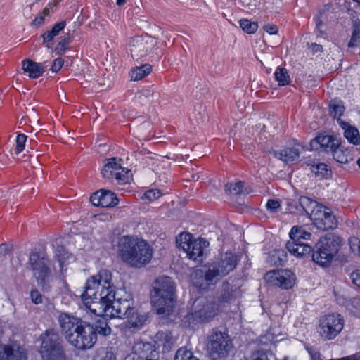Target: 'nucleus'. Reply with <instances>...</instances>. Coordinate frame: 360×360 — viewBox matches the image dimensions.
Listing matches in <instances>:
<instances>
[{
    "label": "nucleus",
    "mask_w": 360,
    "mask_h": 360,
    "mask_svg": "<svg viewBox=\"0 0 360 360\" xmlns=\"http://www.w3.org/2000/svg\"><path fill=\"white\" fill-rule=\"evenodd\" d=\"M238 264L237 256L231 252L223 253L207 269L196 270L192 277L193 285L201 290L215 285L223 277L234 270Z\"/></svg>",
    "instance_id": "1"
},
{
    "label": "nucleus",
    "mask_w": 360,
    "mask_h": 360,
    "mask_svg": "<svg viewBox=\"0 0 360 360\" xmlns=\"http://www.w3.org/2000/svg\"><path fill=\"white\" fill-rule=\"evenodd\" d=\"M118 252L121 259L131 267L141 268L153 257V248L143 240L124 236L119 239Z\"/></svg>",
    "instance_id": "2"
},
{
    "label": "nucleus",
    "mask_w": 360,
    "mask_h": 360,
    "mask_svg": "<svg viewBox=\"0 0 360 360\" xmlns=\"http://www.w3.org/2000/svg\"><path fill=\"white\" fill-rule=\"evenodd\" d=\"M175 284L169 276H159L154 283L151 303L157 314L169 315L176 303Z\"/></svg>",
    "instance_id": "3"
},
{
    "label": "nucleus",
    "mask_w": 360,
    "mask_h": 360,
    "mask_svg": "<svg viewBox=\"0 0 360 360\" xmlns=\"http://www.w3.org/2000/svg\"><path fill=\"white\" fill-rule=\"evenodd\" d=\"M85 296L94 297V299H108L112 300L115 295V286L112 282V273L102 269L91 276L86 283Z\"/></svg>",
    "instance_id": "4"
},
{
    "label": "nucleus",
    "mask_w": 360,
    "mask_h": 360,
    "mask_svg": "<svg viewBox=\"0 0 360 360\" xmlns=\"http://www.w3.org/2000/svg\"><path fill=\"white\" fill-rule=\"evenodd\" d=\"M85 296L94 297V299H108L112 300L115 295V286L112 282V273L102 269L91 276L86 283Z\"/></svg>",
    "instance_id": "5"
},
{
    "label": "nucleus",
    "mask_w": 360,
    "mask_h": 360,
    "mask_svg": "<svg viewBox=\"0 0 360 360\" xmlns=\"http://www.w3.org/2000/svg\"><path fill=\"white\" fill-rule=\"evenodd\" d=\"M340 245V237L335 234L328 233L320 238L312 250L313 261L321 266H329L338 252Z\"/></svg>",
    "instance_id": "6"
},
{
    "label": "nucleus",
    "mask_w": 360,
    "mask_h": 360,
    "mask_svg": "<svg viewBox=\"0 0 360 360\" xmlns=\"http://www.w3.org/2000/svg\"><path fill=\"white\" fill-rule=\"evenodd\" d=\"M39 352L43 360H66L61 340L53 330H46L42 335Z\"/></svg>",
    "instance_id": "7"
},
{
    "label": "nucleus",
    "mask_w": 360,
    "mask_h": 360,
    "mask_svg": "<svg viewBox=\"0 0 360 360\" xmlns=\"http://www.w3.org/2000/svg\"><path fill=\"white\" fill-rule=\"evenodd\" d=\"M176 243L189 259L197 262L202 260L204 249L209 245L208 241L201 238H193L189 233L179 234L176 238Z\"/></svg>",
    "instance_id": "8"
},
{
    "label": "nucleus",
    "mask_w": 360,
    "mask_h": 360,
    "mask_svg": "<svg viewBox=\"0 0 360 360\" xmlns=\"http://www.w3.org/2000/svg\"><path fill=\"white\" fill-rule=\"evenodd\" d=\"M231 348L232 342L226 333L216 330L209 336L207 349L212 360L226 356Z\"/></svg>",
    "instance_id": "9"
},
{
    "label": "nucleus",
    "mask_w": 360,
    "mask_h": 360,
    "mask_svg": "<svg viewBox=\"0 0 360 360\" xmlns=\"http://www.w3.org/2000/svg\"><path fill=\"white\" fill-rule=\"evenodd\" d=\"M96 340L94 326L84 321L68 342L78 349H86L92 347Z\"/></svg>",
    "instance_id": "10"
},
{
    "label": "nucleus",
    "mask_w": 360,
    "mask_h": 360,
    "mask_svg": "<svg viewBox=\"0 0 360 360\" xmlns=\"http://www.w3.org/2000/svg\"><path fill=\"white\" fill-rule=\"evenodd\" d=\"M192 310L191 319L198 322H204L209 321L217 315L218 307L212 300L200 297L194 302Z\"/></svg>",
    "instance_id": "11"
},
{
    "label": "nucleus",
    "mask_w": 360,
    "mask_h": 360,
    "mask_svg": "<svg viewBox=\"0 0 360 360\" xmlns=\"http://www.w3.org/2000/svg\"><path fill=\"white\" fill-rule=\"evenodd\" d=\"M102 176L109 180L115 179L118 184H124L129 181L131 174L117 162V159L112 158L108 160L101 170Z\"/></svg>",
    "instance_id": "12"
},
{
    "label": "nucleus",
    "mask_w": 360,
    "mask_h": 360,
    "mask_svg": "<svg viewBox=\"0 0 360 360\" xmlns=\"http://www.w3.org/2000/svg\"><path fill=\"white\" fill-rule=\"evenodd\" d=\"M264 278L269 284L285 290L292 288L295 282V276L287 269L270 271L265 274Z\"/></svg>",
    "instance_id": "13"
},
{
    "label": "nucleus",
    "mask_w": 360,
    "mask_h": 360,
    "mask_svg": "<svg viewBox=\"0 0 360 360\" xmlns=\"http://www.w3.org/2000/svg\"><path fill=\"white\" fill-rule=\"evenodd\" d=\"M343 328V320L339 314H329L320 320V334L326 339L334 338Z\"/></svg>",
    "instance_id": "14"
},
{
    "label": "nucleus",
    "mask_w": 360,
    "mask_h": 360,
    "mask_svg": "<svg viewBox=\"0 0 360 360\" xmlns=\"http://www.w3.org/2000/svg\"><path fill=\"white\" fill-rule=\"evenodd\" d=\"M310 219L316 228L322 231L333 229L338 226V221L333 212L322 205L316 208Z\"/></svg>",
    "instance_id": "15"
},
{
    "label": "nucleus",
    "mask_w": 360,
    "mask_h": 360,
    "mask_svg": "<svg viewBox=\"0 0 360 360\" xmlns=\"http://www.w3.org/2000/svg\"><path fill=\"white\" fill-rule=\"evenodd\" d=\"M29 264L37 281L44 282L51 274L49 260L45 255L33 252L30 254Z\"/></svg>",
    "instance_id": "16"
},
{
    "label": "nucleus",
    "mask_w": 360,
    "mask_h": 360,
    "mask_svg": "<svg viewBox=\"0 0 360 360\" xmlns=\"http://www.w3.org/2000/svg\"><path fill=\"white\" fill-rule=\"evenodd\" d=\"M153 45V39L148 35L137 36L132 38L129 47L131 55L134 60L146 56Z\"/></svg>",
    "instance_id": "17"
},
{
    "label": "nucleus",
    "mask_w": 360,
    "mask_h": 360,
    "mask_svg": "<svg viewBox=\"0 0 360 360\" xmlns=\"http://www.w3.org/2000/svg\"><path fill=\"white\" fill-rule=\"evenodd\" d=\"M58 321L62 334L67 341L84 322L82 319L62 312L58 316Z\"/></svg>",
    "instance_id": "18"
},
{
    "label": "nucleus",
    "mask_w": 360,
    "mask_h": 360,
    "mask_svg": "<svg viewBox=\"0 0 360 360\" xmlns=\"http://www.w3.org/2000/svg\"><path fill=\"white\" fill-rule=\"evenodd\" d=\"M133 309L131 307V302L128 299L115 298L108 302V308H107V317L108 318H121L124 319L131 314Z\"/></svg>",
    "instance_id": "19"
},
{
    "label": "nucleus",
    "mask_w": 360,
    "mask_h": 360,
    "mask_svg": "<svg viewBox=\"0 0 360 360\" xmlns=\"http://www.w3.org/2000/svg\"><path fill=\"white\" fill-rule=\"evenodd\" d=\"M0 360H27V352L16 342L0 344Z\"/></svg>",
    "instance_id": "20"
},
{
    "label": "nucleus",
    "mask_w": 360,
    "mask_h": 360,
    "mask_svg": "<svg viewBox=\"0 0 360 360\" xmlns=\"http://www.w3.org/2000/svg\"><path fill=\"white\" fill-rule=\"evenodd\" d=\"M83 302L86 309L92 314L107 317L108 308V299H94V297L85 296V292L82 295Z\"/></svg>",
    "instance_id": "21"
},
{
    "label": "nucleus",
    "mask_w": 360,
    "mask_h": 360,
    "mask_svg": "<svg viewBox=\"0 0 360 360\" xmlns=\"http://www.w3.org/2000/svg\"><path fill=\"white\" fill-rule=\"evenodd\" d=\"M90 200L94 206L102 207H114L118 202V199L115 193L108 190H100L95 192L91 195Z\"/></svg>",
    "instance_id": "22"
},
{
    "label": "nucleus",
    "mask_w": 360,
    "mask_h": 360,
    "mask_svg": "<svg viewBox=\"0 0 360 360\" xmlns=\"http://www.w3.org/2000/svg\"><path fill=\"white\" fill-rule=\"evenodd\" d=\"M310 146L312 150L332 152L340 146V142L333 136L319 135L311 141Z\"/></svg>",
    "instance_id": "23"
},
{
    "label": "nucleus",
    "mask_w": 360,
    "mask_h": 360,
    "mask_svg": "<svg viewBox=\"0 0 360 360\" xmlns=\"http://www.w3.org/2000/svg\"><path fill=\"white\" fill-rule=\"evenodd\" d=\"M241 297L240 288L231 285L227 282H224L221 285L219 300L224 303H232Z\"/></svg>",
    "instance_id": "24"
},
{
    "label": "nucleus",
    "mask_w": 360,
    "mask_h": 360,
    "mask_svg": "<svg viewBox=\"0 0 360 360\" xmlns=\"http://www.w3.org/2000/svg\"><path fill=\"white\" fill-rule=\"evenodd\" d=\"M286 248L289 252L296 257H304L310 255L313 248L311 245L302 241H294L289 240L286 243Z\"/></svg>",
    "instance_id": "25"
},
{
    "label": "nucleus",
    "mask_w": 360,
    "mask_h": 360,
    "mask_svg": "<svg viewBox=\"0 0 360 360\" xmlns=\"http://www.w3.org/2000/svg\"><path fill=\"white\" fill-rule=\"evenodd\" d=\"M157 352L149 342H137L133 346V352L139 360L148 358L150 354L152 357H156Z\"/></svg>",
    "instance_id": "26"
},
{
    "label": "nucleus",
    "mask_w": 360,
    "mask_h": 360,
    "mask_svg": "<svg viewBox=\"0 0 360 360\" xmlns=\"http://www.w3.org/2000/svg\"><path fill=\"white\" fill-rule=\"evenodd\" d=\"M155 343L158 348H162L163 352H168L174 344L175 339L169 331H160L155 336Z\"/></svg>",
    "instance_id": "27"
},
{
    "label": "nucleus",
    "mask_w": 360,
    "mask_h": 360,
    "mask_svg": "<svg viewBox=\"0 0 360 360\" xmlns=\"http://www.w3.org/2000/svg\"><path fill=\"white\" fill-rule=\"evenodd\" d=\"M299 147V145L295 147H287L280 151H275L274 154L276 158L285 162H292L300 157Z\"/></svg>",
    "instance_id": "28"
},
{
    "label": "nucleus",
    "mask_w": 360,
    "mask_h": 360,
    "mask_svg": "<svg viewBox=\"0 0 360 360\" xmlns=\"http://www.w3.org/2000/svg\"><path fill=\"white\" fill-rule=\"evenodd\" d=\"M44 65L42 63H37L31 60H26L22 63V69L28 72L31 78H38L44 72Z\"/></svg>",
    "instance_id": "29"
},
{
    "label": "nucleus",
    "mask_w": 360,
    "mask_h": 360,
    "mask_svg": "<svg viewBox=\"0 0 360 360\" xmlns=\"http://www.w3.org/2000/svg\"><path fill=\"white\" fill-rule=\"evenodd\" d=\"M340 125L345 130L344 136L350 142L354 145L360 143V136L357 129L350 126L344 121H340Z\"/></svg>",
    "instance_id": "30"
},
{
    "label": "nucleus",
    "mask_w": 360,
    "mask_h": 360,
    "mask_svg": "<svg viewBox=\"0 0 360 360\" xmlns=\"http://www.w3.org/2000/svg\"><path fill=\"white\" fill-rule=\"evenodd\" d=\"M65 27V22L61 21L53 25L52 29L46 32L43 35V42L46 44L47 48H51L52 46V41L55 37L58 36L61 30Z\"/></svg>",
    "instance_id": "31"
},
{
    "label": "nucleus",
    "mask_w": 360,
    "mask_h": 360,
    "mask_svg": "<svg viewBox=\"0 0 360 360\" xmlns=\"http://www.w3.org/2000/svg\"><path fill=\"white\" fill-rule=\"evenodd\" d=\"M335 161L341 164H346L352 160V154L347 149H344L340 145L335 147L331 152Z\"/></svg>",
    "instance_id": "32"
},
{
    "label": "nucleus",
    "mask_w": 360,
    "mask_h": 360,
    "mask_svg": "<svg viewBox=\"0 0 360 360\" xmlns=\"http://www.w3.org/2000/svg\"><path fill=\"white\" fill-rule=\"evenodd\" d=\"M299 205L300 207L306 212V214L310 216V218L311 217L312 214L315 212L316 208L321 205L316 201L305 196H302L300 198Z\"/></svg>",
    "instance_id": "33"
},
{
    "label": "nucleus",
    "mask_w": 360,
    "mask_h": 360,
    "mask_svg": "<svg viewBox=\"0 0 360 360\" xmlns=\"http://www.w3.org/2000/svg\"><path fill=\"white\" fill-rule=\"evenodd\" d=\"M56 255L58 259L61 271H63V266L65 263H69L75 259L74 255L69 253L63 246H58Z\"/></svg>",
    "instance_id": "34"
},
{
    "label": "nucleus",
    "mask_w": 360,
    "mask_h": 360,
    "mask_svg": "<svg viewBox=\"0 0 360 360\" xmlns=\"http://www.w3.org/2000/svg\"><path fill=\"white\" fill-rule=\"evenodd\" d=\"M152 66L149 64H144L139 67H136L131 72V78L132 80L138 81L150 73Z\"/></svg>",
    "instance_id": "35"
},
{
    "label": "nucleus",
    "mask_w": 360,
    "mask_h": 360,
    "mask_svg": "<svg viewBox=\"0 0 360 360\" xmlns=\"http://www.w3.org/2000/svg\"><path fill=\"white\" fill-rule=\"evenodd\" d=\"M128 318L127 326L131 328H140L146 321L147 317L138 313L131 311Z\"/></svg>",
    "instance_id": "36"
},
{
    "label": "nucleus",
    "mask_w": 360,
    "mask_h": 360,
    "mask_svg": "<svg viewBox=\"0 0 360 360\" xmlns=\"http://www.w3.org/2000/svg\"><path fill=\"white\" fill-rule=\"evenodd\" d=\"M290 240L294 241H301L303 240H309L311 237V233L305 231L302 227L293 226L289 233Z\"/></svg>",
    "instance_id": "37"
},
{
    "label": "nucleus",
    "mask_w": 360,
    "mask_h": 360,
    "mask_svg": "<svg viewBox=\"0 0 360 360\" xmlns=\"http://www.w3.org/2000/svg\"><path fill=\"white\" fill-rule=\"evenodd\" d=\"M225 190L230 194L233 195H240L248 194V191L244 188V182L241 181H236L235 183L227 184L225 186Z\"/></svg>",
    "instance_id": "38"
},
{
    "label": "nucleus",
    "mask_w": 360,
    "mask_h": 360,
    "mask_svg": "<svg viewBox=\"0 0 360 360\" xmlns=\"http://www.w3.org/2000/svg\"><path fill=\"white\" fill-rule=\"evenodd\" d=\"M275 79L278 82L279 86H285L290 83V77L285 68H277L275 73Z\"/></svg>",
    "instance_id": "39"
},
{
    "label": "nucleus",
    "mask_w": 360,
    "mask_h": 360,
    "mask_svg": "<svg viewBox=\"0 0 360 360\" xmlns=\"http://www.w3.org/2000/svg\"><path fill=\"white\" fill-rule=\"evenodd\" d=\"M345 110V107L342 105L341 102L337 101H332L330 103V113L334 118L338 119V122L342 121L340 117Z\"/></svg>",
    "instance_id": "40"
},
{
    "label": "nucleus",
    "mask_w": 360,
    "mask_h": 360,
    "mask_svg": "<svg viewBox=\"0 0 360 360\" xmlns=\"http://www.w3.org/2000/svg\"><path fill=\"white\" fill-rule=\"evenodd\" d=\"M95 330L96 335L97 336V333L102 335L103 336L108 335L111 333V328L108 324V322L105 319L98 320L95 326L94 327Z\"/></svg>",
    "instance_id": "41"
},
{
    "label": "nucleus",
    "mask_w": 360,
    "mask_h": 360,
    "mask_svg": "<svg viewBox=\"0 0 360 360\" xmlns=\"http://www.w3.org/2000/svg\"><path fill=\"white\" fill-rule=\"evenodd\" d=\"M174 360H199L186 347L179 348L175 355Z\"/></svg>",
    "instance_id": "42"
},
{
    "label": "nucleus",
    "mask_w": 360,
    "mask_h": 360,
    "mask_svg": "<svg viewBox=\"0 0 360 360\" xmlns=\"http://www.w3.org/2000/svg\"><path fill=\"white\" fill-rule=\"evenodd\" d=\"M360 21H355L353 26V32L351 39L349 42L348 46L349 47H354L357 46V44L360 38Z\"/></svg>",
    "instance_id": "43"
},
{
    "label": "nucleus",
    "mask_w": 360,
    "mask_h": 360,
    "mask_svg": "<svg viewBox=\"0 0 360 360\" xmlns=\"http://www.w3.org/2000/svg\"><path fill=\"white\" fill-rule=\"evenodd\" d=\"M239 23L240 27L243 29V30L248 34H252L255 32L258 27L257 22H251L248 19L240 20Z\"/></svg>",
    "instance_id": "44"
},
{
    "label": "nucleus",
    "mask_w": 360,
    "mask_h": 360,
    "mask_svg": "<svg viewBox=\"0 0 360 360\" xmlns=\"http://www.w3.org/2000/svg\"><path fill=\"white\" fill-rule=\"evenodd\" d=\"M311 170L318 176H326L328 175V169L325 163H317L311 166Z\"/></svg>",
    "instance_id": "45"
},
{
    "label": "nucleus",
    "mask_w": 360,
    "mask_h": 360,
    "mask_svg": "<svg viewBox=\"0 0 360 360\" xmlns=\"http://www.w3.org/2000/svg\"><path fill=\"white\" fill-rule=\"evenodd\" d=\"M94 360H115V357L111 351L101 349L98 351Z\"/></svg>",
    "instance_id": "46"
},
{
    "label": "nucleus",
    "mask_w": 360,
    "mask_h": 360,
    "mask_svg": "<svg viewBox=\"0 0 360 360\" xmlns=\"http://www.w3.org/2000/svg\"><path fill=\"white\" fill-rule=\"evenodd\" d=\"M70 43V34H68L66 37L63 38H60V41L58 43L56 46L55 47V51L58 54H60L64 52L66 49H68V46Z\"/></svg>",
    "instance_id": "47"
},
{
    "label": "nucleus",
    "mask_w": 360,
    "mask_h": 360,
    "mask_svg": "<svg viewBox=\"0 0 360 360\" xmlns=\"http://www.w3.org/2000/svg\"><path fill=\"white\" fill-rule=\"evenodd\" d=\"M27 136L24 134H20L17 136L16 139V153H21L25 149Z\"/></svg>",
    "instance_id": "48"
},
{
    "label": "nucleus",
    "mask_w": 360,
    "mask_h": 360,
    "mask_svg": "<svg viewBox=\"0 0 360 360\" xmlns=\"http://www.w3.org/2000/svg\"><path fill=\"white\" fill-rule=\"evenodd\" d=\"M161 195L162 193L160 190L150 189L145 192L143 198L147 199L148 201H153L159 198Z\"/></svg>",
    "instance_id": "49"
},
{
    "label": "nucleus",
    "mask_w": 360,
    "mask_h": 360,
    "mask_svg": "<svg viewBox=\"0 0 360 360\" xmlns=\"http://www.w3.org/2000/svg\"><path fill=\"white\" fill-rule=\"evenodd\" d=\"M49 14H50L49 8H45L43 10L42 13L39 15V16L35 18V19L32 22V25H34V26L41 25L44 22V17L49 15Z\"/></svg>",
    "instance_id": "50"
},
{
    "label": "nucleus",
    "mask_w": 360,
    "mask_h": 360,
    "mask_svg": "<svg viewBox=\"0 0 360 360\" xmlns=\"http://www.w3.org/2000/svg\"><path fill=\"white\" fill-rule=\"evenodd\" d=\"M266 208L272 213L277 212L281 208L280 202L276 200H269L266 203Z\"/></svg>",
    "instance_id": "51"
},
{
    "label": "nucleus",
    "mask_w": 360,
    "mask_h": 360,
    "mask_svg": "<svg viewBox=\"0 0 360 360\" xmlns=\"http://www.w3.org/2000/svg\"><path fill=\"white\" fill-rule=\"evenodd\" d=\"M241 6L246 9L253 10L259 4L258 0H239Z\"/></svg>",
    "instance_id": "52"
},
{
    "label": "nucleus",
    "mask_w": 360,
    "mask_h": 360,
    "mask_svg": "<svg viewBox=\"0 0 360 360\" xmlns=\"http://www.w3.org/2000/svg\"><path fill=\"white\" fill-rule=\"evenodd\" d=\"M352 309L351 311L360 316V298L355 297L351 301Z\"/></svg>",
    "instance_id": "53"
},
{
    "label": "nucleus",
    "mask_w": 360,
    "mask_h": 360,
    "mask_svg": "<svg viewBox=\"0 0 360 360\" xmlns=\"http://www.w3.org/2000/svg\"><path fill=\"white\" fill-rule=\"evenodd\" d=\"M30 297H31L32 301L36 304H40L42 302V300H43L42 295L37 290H32L31 291Z\"/></svg>",
    "instance_id": "54"
},
{
    "label": "nucleus",
    "mask_w": 360,
    "mask_h": 360,
    "mask_svg": "<svg viewBox=\"0 0 360 360\" xmlns=\"http://www.w3.org/2000/svg\"><path fill=\"white\" fill-rule=\"evenodd\" d=\"M64 60L61 58H58L56 60H54L52 65H51V70L53 72H58L63 65Z\"/></svg>",
    "instance_id": "55"
},
{
    "label": "nucleus",
    "mask_w": 360,
    "mask_h": 360,
    "mask_svg": "<svg viewBox=\"0 0 360 360\" xmlns=\"http://www.w3.org/2000/svg\"><path fill=\"white\" fill-rule=\"evenodd\" d=\"M350 278L354 285H355L358 287H360V271L359 270L353 271L350 274Z\"/></svg>",
    "instance_id": "56"
},
{
    "label": "nucleus",
    "mask_w": 360,
    "mask_h": 360,
    "mask_svg": "<svg viewBox=\"0 0 360 360\" xmlns=\"http://www.w3.org/2000/svg\"><path fill=\"white\" fill-rule=\"evenodd\" d=\"M264 30L270 34H276L278 32V28L274 25H266L264 27Z\"/></svg>",
    "instance_id": "57"
},
{
    "label": "nucleus",
    "mask_w": 360,
    "mask_h": 360,
    "mask_svg": "<svg viewBox=\"0 0 360 360\" xmlns=\"http://www.w3.org/2000/svg\"><path fill=\"white\" fill-rule=\"evenodd\" d=\"M9 252L8 246L2 243L0 245V256H4Z\"/></svg>",
    "instance_id": "58"
},
{
    "label": "nucleus",
    "mask_w": 360,
    "mask_h": 360,
    "mask_svg": "<svg viewBox=\"0 0 360 360\" xmlns=\"http://www.w3.org/2000/svg\"><path fill=\"white\" fill-rule=\"evenodd\" d=\"M311 49L314 53L322 52L323 47L322 46L314 43L311 45Z\"/></svg>",
    "instance_id": "59"
},
{
    "label": "nucleus",
    "mask_w": 360,
    "mask_h": 360,
    "mask_svg": "<svg viewBox=\"0 0 360 360\" xmlns=\"http://www.w3.org/2000/svg\"><path fill=\"white\" fill-rule=\"evenodd\" d=\"M154 94L153 91H151L150 89H143L141 91V94L144 96L145 97H148L150 96H153Z\"/></svg>",
    "instance_id": "60"
},
{
    "label": "nucleus",
    "mask_w": 360,
    "mask_h": 360,
    "mask_svg": "<svg viewBox=\"0 0 360 360\" xmlns=\"http://www.w3.org/2000/svg\"><path fill=\"white\" fill-rule=\"evenodd\" d=\"M158 359H159V352H157L156 357H152V354H150V356H148V358H143V359H141V360H158Z\"/></svg>",
    "instance_id": "61"
},
{
    "label": "nucleus",
    "mask_w": 360,
    "mask_h": 360,
    "mask_svg": "<svg viewBox=\"0 0 360 360\" xmlns=\"http://www.w3.org/2000/svg\"><path fill=\"white\" fill-rule=\"evenodd\" d=\"M125 3V0H117V5L121 6Z\"/></svg>",
    "instance_id": "62"
},
{
    "label": "nucleus",
    "mask_w": 360,
    "mask_h": 360,
    "mask_svg": "<svg viewBox=\"0 0 360 360\" xmlns=\"http://www.w3.org/2000/svg\"><path fill=\"white\" fill-rule=\"evenodd\" d=\"M252 360H268V359L266 358H261V357L257 356V357L254 358Z\"/></svg>",
    "instance_id": "63"
},
{
    "label": "nucleus",
    "mask_w": 360,
    "mask_h": 360,
    "mask_svg": "<svg viewBox=\"0 0 360 360\" xmlns=\"http://www.w3.org/2000/svg\"><path fill=\"white\" fill-rule=\"evenodd\" d=\"M321 25H322V22H321V21L317 22H316V27H317L318 29H320V27H321Z\"/></svg>",
    "instance_id": "64"
}]
</instances>
